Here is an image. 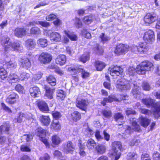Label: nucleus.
Segmentation results:
<instances>
[{
    "label": "nucleus",
    "mask_w": 160,
    "mask_h": 160,
    "mask_svg": "<svg viewBox=\"0 0 160 160\" xmlns=\"http://www.w3.org/2000/svg\"><path fill=\"white\" fill-rule=\"evenodd\" d=\"M2 44L4 45L5 52H8L10 50L22 52V47L19 43L14 42L12 43L10 39L8 37H5L1 40Z\"/></svg>",
    "instance_id": "nucleus-1"
},
{
    "label": "nucleus",
    "mask_w": 160,
    "mask_h": 160,
    "mask_svg": "<svg viewBox=\"0 0 160 160\" xmlns=\"http://www.w3.org/2000/svg\"><path fill=\"white\" fill-rule=\"evenodd\" d=\"M142 102L147 107L153 108V114L156 118L160 117V102L155 103V101L151 98H145Z\"/></svg>",
    "instance_id": "nucleus-2"
},
{
    "label": "nucleus",
    "mask_w": 160,
    "mask_h": 160,
    "mask_svg": "<svg viewBox=\"0 0 160 160\" xmlns=\"http://www.w3.org/2000/svg\"><path fill=\"white\" fill-rule=\"evenodd\" d=\"M112 146L111 154L115 157V160H118L121 156V152L123 150L122 143L119 141H115L112 143Z\"/></svg>",
    "instance_id": "nucleus-3"
},
{
    "label": "nucleus",
    "mask_w": 160,
    "mask_h": 160,
    "mask_svg": "<svg viewBox=\"0 0 160 160\" xmlns=\"http://www.w3.org/2000/svg\"><path fill=\"white\" fill-rule=\"evenodd\" d=\"M68 70L71 72V73L73 75H75L79 72H81L82 77L83 78L88 77L90 75L89 72L84 70L82 66L80 65H76L73 67L69 68Z\"/></svg>",
    "instance_id": "nucleus-4"
},
{
    "label": "nucleus",
    "mask_w": 160,
    "mask_h": 160,
    "mask_svg": "<svg viewBox=\"0 0 160 160\" xmlns=\"http://www.w3.org/2000/svg\"><path fill=\"white\" fill-rule=\"evenodd\" d=\"M116 87L121 91L130 89V85L129 82L125 79H122L117 82Z\"/></svg>",
    "instance_id": "nucleus-5"
},
{
    "label": "nucleus",
    "mask_w": 160,
    "mask_h": 160,
    "mask_svg": "<svg viewBox=\"0 0 160 160\" xmlns=\"http://www.w3.org/2000/svg\"><path fill=\"white\" fill-rule=\"evenodd\" d=\"M108 71L112 76H119L120 75L122 77L124 75L122 69L117 66L109 68Z\"/></svg>",
    "instance_id": "nucleus-6"
},
{
    "label": "nucleus",
    "mask_w": 160,
    "mask_h": 160,
    "mask_svg": "<svg viewBox=\"0 0 160 160\" xmlns=\"http://www.w3.org/2000/svg\"><path fill=\"white\" fill-rule=\"evenodd\" d=\"M52 59L51 55L47 52H43L39 55L38 60L41 63L46 64L49 63Z\"/></svg>",
    "instance_id": "nucleus-7"
},
{
    "label": "nucleus",
    "mask_w": 160,
    "mask_h": 160,
    "mask_svg": "<svg viewBox=\"0 0 160 160\" xmlns=\"http://www.w3.org/2000/svg\"><path fill=\"white\" fill-rule=\"evenodd\" d=\"M143 38L144 40L147 43H152L155 40L154 32L150 30L144 33Z\"/></svg>",
    "instance_id": "nucleus-8"
},
{
    "label": "nucleus",
    "mask_w": 160,
    "mask_h": 160,
    "mask_svg": "<svg viewBox=\"0 0 160 160\" xmlns=\"http://www.w3.org/2000/svg\"><path fill=\"white\" fill-rule=\"evenodd\" d=\"M50 30H47L44 33V34L49 36L50 39L55 42H60L61 40V36L59 33L56 32H52L49 35Z\"/></svg>",
    "instance_id": "nucleus-9"
},
{
    "label": "nucleus",
    "mask_w": 160,
    "mask_h": 160,
    "mask_svg": "<svg viewBox=\"0 0 160 160\" xmlns=\"http://www.w3.org/2000/svg\"><path fill=\"white\" fill-rule=\"evenodd\" d=\"M132 52H135L137 51L140 52H147L148 48L146 44L144 43H140L138 46H133L131 48Z\"/></svg>",
    "instance_id": "nucleus-10"
},
{
    "label": "nucleus",
    "mask_w": 160,
    "mask_h": 160,
    "mask_svg": "<svg viewBox=\"0 0 160 160\" xmlns=\"http://www.w3.org/2000/svg\"><path fill=\"white\" fill-rule=\"evenodd\" d=\"M129 47L127 45L120 44L117 45L114 52L118 54H125L129 50Z\"/></svg>",
    "instance_id": "nucleus-11"
},
{
    "label": "nucleus",
    "mask_w": 160,
    "mask_h": 160,
    "mask_svg": "<svg viewBox=\"0 0 160 160\" xmlns=\"http://www.w3.org/2000/svg\"><path fill=\"white\" fill-rule=\"evenodd\" d=\"M88 104V101L84 99H77L76 101V106L83 111L86 109Z\"/></svg>",
    "instance_id": "nucleus-12"
},
{
    "label": "nucleus",
    "mask_w": 160,
    "mask_h": 160,
    "mask_svg": "<svg viewBox=\"0 0 160 160\" xmlns=\"http://www.w3.org/2000/svg\"><path fill=\"white\" fill-rule=\"evenodd\" d=\"M18 95L14 92H11L6 99L8 103L12 104L15 103L18 98Z\"/></svg>",
    "instance_id": "nucleus-13"
},
{
    "label": "nucleus",
    "mask_w": 160,
    "mask_h": 160,
    "mask_svg": "<svg viewBox=\"0 0 160 160\" xmlns=\"http://www.w3.org/2000/svg\"><path fill=\"white\" fill-rule=\"evenodd\" d=\"M132 128L128 126L125 130L126 132L130 134L132 132H133V130L139 131L140 130L139 125L138 124L137 122L135 121H133L132 122Z\"/></svg>",
    "instance_id": "nucleus-14"
},
{
    "label": "nucleus",
    "mask_w": 160,
    "mask_h": 160,
    "mask_svg": "<svg viewBox=\"0 0 160 160\" xmlns=\"http://www.w3.org/2000/svg\"><path fill=\"white\" fill-rule=\"evenodd\" d=\"M156 19V18L155 14L148 13L145 16L144 20L145 23L149 24L154 22Z\"/></svg>",
    "instance_id": "nucleus-15"
},
{
    "label": "nucleus",
    "mask_w": 160,
    "mask_h": 160,
    "mask_svg": "<svg viewBox=\"0 0 160 160\" xmlns=\"http://www.w3.org/2000/svg\"><path fill=\"white\" fill-rule=\"evenodd\" d=\"M75 147L70 141L67 142V144L65 145L63 149V151L66 153H71L74 149Z\"/></svg>",
    "instance_id": "nucleus-16"
},
{
    "label": "nucleus",
    "mask_w": 160,
    "mask_h": 160,
    "mask_svg": "<svg viewBox=\"0 0 160 160\" xmlns=\"http://www.w3.org/2000/svg\"><path fill=\"white\" fill-rule=\"evenodd\" d=\"M146 72L152 70L154 69L153 63L148 61H143L141 63Z\"/></svg>",
    "instance_id": "nucleus-17"
},
{
    "label": "nucleus",
    "mask_w": 160,
    "mask_h": 160,
    "mask_svg": "<svg viewBox=\"0 0 160 160\" xmlns=\"http://www.w3.org/2000/svg\"><path fill=\"white\" fill-rule=\"evenodd\" d=\"M114 101H119V100L114 95H111L108 98H104L103 101L101 102V104L104 106L106 103L111 102Z\"/></svg>",
    "instance_id": "nucleus-18"
},
{
    "label": "nucleus",
    "mask_w": 160,
    "mask_h": 160,
    "mask_svg": "<svg viewBox=\"0 0 160 160\" xmlns=\"http://www.w3.org/2000/svg\"><path fill=\"white\" fill-rule=\"evenodd\" d=\"M29 92L31 96L34 98L39 97L41 94L40 90L37 87L30 88L29 89Z\"/></svg>",
    "instance_id": "nucleus-19"
},
{
    "label": "nucleus",
    "mask_w": 160,
    "mask_h": 160,
    "mask_svg": "<svg viewBox=\"0 0 160 160\" xmlns=\"http://www.w3.org/2000/svg\"><path fill=\"white\" fill-rule=\"evenodd\" d=\"M26 30L23 28H17L14 32L15 36L18 38H22L26 35Z\"/></svg>",
    "instance_id": "nucleus-20"
},
{
    "label": "nucleus",
    "mask_w": 160,
    "mask_h": 160,
    "mask_svg": "<svg viewBox=\"0 0 160 160\" xmlns=\"http://www.w3.org/2000/svg\"><path fill=\"white\" fill-rule=\"evenodd\" d=\"M38 107L39 109L43 112H47L48 111V107L47 104L44 101H41L38 103Z\"/></svg>",
    "instance_id": "nucleus-21"
},
{
    "label": "nucleus",
    "mask_w": 160,
    "mask_h": 160,
    "mask_svg": "<svg viewBox=\"0 0 160 160\" xmlns=\"http://www.w3.org/2000/svg\"><path fill=\"white\" fill-rule=\"evenodd\" d=\"M36 45L35 42L32 39H27L25 41V46L28 49L32 50L34 48Z\"/></svg>",
    "instance_id": "nucleus-22"
},
{
    "label": "nucleus",
    "mask_w": 160,
    "mask_h": 160,
    "mask_svg": "<svg viewBox=\"0 0 160 160\" xmlns=\"http://www.w3.org/2000/svg\"><path fill=\"white\" fill-rule=\"evenodd\" d=\"M57 64L60 65H62L65 64L66 62V57L64 55H58L55 60Z\"/></svg>",
    "instance_id": "nucleus-23"
},
{
    "label": "nucleus",
    "mask_w": 160,
    "mask_h": 160,
    "mask_svg": "<svg viewBox=\"0 0 160 160\" xmlns=\"http://www.w3.org/2000/svg\"><path fill=\"white\" fill-rule=\"evenodd\" d=\"M95 149L98 154H102L105 153L106 148L105 145L99 144L96 146Z\"/></svg>",
    "instance_id": "nucleus-24"
},
{
    "label": "nucleus",
    "mask_w": 160,
    "mask_h": 160,
    "mask_svg": "<svg viewBox=\"0 0 160 160\" xmlns=\"http://www.w3.org/2000/svg\"><path fill=\"white\" fill-rule=\"evenodd\" d=\"M17 66V64L16 62L14 60H10L9 62H6L5 64L3 65L4 68H15Z\"/></svg>",
    "instance_id": "nucleus-25"
},
{
    "label": "nucleus",
    "mask_w": 160,
    "mask_h": 160,
    "mask_svg": "<svg viewBox=\"0 0 160 160\" xmlns=\"http://www.w3.org/2000/svg\"><path fill=\"white\" fill-rule=\"evenodd\" d=\"M94 65L97 70L101 71L105 68L106 64L102 61H97L95 62Z\"/></svg>",
    "instance_id": "nucleus-26"
},
{
    "label": "nucleus",
    "mask_w": 160,
    "mask_h": 160,
    "mask_svg": "<svg viewBox=\"0 0 160 160\" xmlns=\"http://www.w3.org/2000/svg\"><path fill=\"white\" fill-rule=\"evenodd\" d=\"M48 132L46 130H45L41 128H38L36 131V135L40 138H42L45 136L46 133Z\"/></svg>",
    "instance_id": "nucleus-27"
},
{
    "label": "nucleus",
    "mask_w": 160,
    "mask_h": 160,
    "mask_svg": "<svg viewBox=\"0 0 160 160\" xmlns=\"http://www.w3.org/2000/svg\"><path fill=\"white\" fill-rule=\"evenodd\" d=\"M40 119L42 123L44 125L48 126L50 122V119L48 116L42 115L40 117Z\"/></svg>",
    "instance_id": "nucleus-28"
},
{
    "label": "nucleus",
    "mask_w": 160,
    "mask_h": 160,
    "mask_svg": "<svg viewBox=\"0 0 160 160\" xmlns=\"http://www.w3.org/2000/svg\"><path fill=\"white\" fill-rule=\"evenodd\" d=\"M9 125L4 124L0 126V134L2 133L8 134L9 130Z\"/></svg>",
    "instance_id": "nucleus-29"
},
{
    "label": "nucleus",
    "mask_w": 160,
    "mask_h": 160,
    "mask_svg": "<svg viewBox=\"0 0 160 160\" xmlns=\"http://www.w3.org/2000/svg\"><path fill=\"white\" fill-rule=\"evenodd\" d=\"M45 88L46 90L45 96L48 98L51 99L53 98V94L54 90L45 86Z\"/></svg>",
    "instance_id": "nucleus-30"
},
{
    "label": "nucleus",
    "mask_w": 160,
    "mask_h": 160,
    "mask_svg": "<svg viewBox=\"0 0 160 160\" xmlns=\"http://www.w3.org/2000/svg\"><path fill=\"white\" fill-rule=\"evenodd\" d=\"M21 62L23 67L28 69L31 67V64L30 60L28 58L22 59Z\"/></svg>",
    "instance_id": "nucleus-31"
},
{
    "label": "nucleus",
    "mask_w": 160,
    "mask_h": 160,
    "mask_svg": "<svg viewBox=\"0 0 160 160\" xmlns=\"http://www.w3.org/2000/svg\"><path fill=\"white\" fill-rule=\"evenodd\" d=\"M9 78L12 82H16L19 80V77L15 73L12 72L10 74Z\"/></svg>",
    "instance_id": "nucleus-32"
},
{
    "label": "nucleus",
    "mask_w": 160,
    "mask_h": 160,
    "mask_svg": "<svg viewBox=\"0 0 160 160\" xmlns=\"http://www.w3.org/2000/svg\"><path fill=\"white\" fill-rule=\"evenodd\" d=\"M51 128L55 130H60L61 126L59 122L56 120H53L51 125Z\"/></svg>",
    "instance_id": "nucleus-33"
},
{
    "label": "nucleus",
    "mask_w": 160,
    "mask_h": 160,
    "mask_svg": "<svg viewBox=\"0 0 160 160\" xmlns=\"http://www.w3.org/2000/svg\"><path fill=\"white\" fill-rule=\"evenodd\" d=\"M66 96L65 93L62 90H58L57 91V98L58 100H63Z\"/></svg>",
    "instance_id": "nucleus-34"
},
{
    "label": "nucleus",
    "mask_w": 160,
    "mask_h": 160,
    "mask_svg": "<svg viewBox=\"0 0 160 160\" xmlns=\"http://www.w3.org/2000/svg\"><path fill=\"white\" fill-rule=\"evenodd\" d=\"M81 117V114L77 111H74L71 114V118L74 121L76 122L80 120Z\"/></svg>",
    "instance_id": "nucleus-35"
},
{
    "label": "nucleus",
    "mask_w": 160,
    "mask_h": 160,
    "mask_svg": "<svg viewBox=\"0 0 160 160\" xmlns=\"http://www.w3.org/2000/svg\"><path fill=\"white\" fill-rule=\"evenodd\" d=\"M139 155L136 152H130L128 153L127 159L128 160H137Z\"/></svg>",
    "instance_id": "nucleus-36"
},
{
    "label": "nucleus",
    "mask_w": 160,
    "mask_h": 160,
    "mask_svg": "<svg viewBox=\"0 0 160 160\" xmlns=\"http://www.w3.org/2000/svg\"><path fill=\"white\" fill-rule=\"evenodd\" d=\"M136 72L139 74H144L146 72L141 63L137 66L136 68Z\"/></svg>",
    "instance_id": "nucleus-37"
},
{
    "label": "nucleus",
    "mask_w": 160,
    "mask_h": 160,
    "mask_svg": "<svg viewBox=\"0 0 160 160\" xmlns=\"http://www.w3.org/2000/svg\"><path fill=\"white\" fill-rule=\"evenodd\" d=\"M48 82L51 85L54 86L56 85V79L55 77L52 75H49L47 78Z\"/></svg>",
    "instance_id": "nucleus-38"
},
{
    "label": "nucleus",
    "mask_w": 160,
    "mask_h": 160,
    "mask_svg": "<svg viewBox=\"0 0 160 160\" xmlns=\"http://www.w3.org/2000/svg\"><path fill=\"white\" fill-rule=\"evenodd\" d=\"M89 59V53L88 52H87L81 56L79 57V60L80 61L84 63H85L87 61H88Z\"/></svg>",
    "instance_id": "nucleus-39"
},
{
    "label": "nucleus",
    "mask_w": 160,
    "mask_h": 160,
    "mask_svg": "<svg viewBox=\"0 0 160 160\" xmlns=\"http://www.w3.org/2000/svg\"><path fill=\"white\" fill-rule=\"evenodd\" d=\"M65 35L72 41H76L77 40V36L73 33H71L70 32L67 30L64 31Z\"/></svg>",
    "instance_id": "nucleus-40"
},
{
    "label": "nucleus",
    "mask_w": 160,
    "mask_h": 160,
    "mask_svg": "<svg viewBox=\"0 0 160 160\" xmlns=\"http://www.w3.org/2000/svg\"><path fill=\"white\" fill-rule=\"evenodd\" d=\"M96 144L95 141L92 139L90 138L88 141L86 145L89 149H92L94 148Z\"/></svg>",
    "instance_id": "nucleus-41"
},
{
    "label": "nucleus",
    "mask_w": 160,
    "mask_h": 160,
    "mask_svg": "<svg viewBox=\"0 0 160 160\" xmlns=\"http://www.w3.org/2000/svg\"><path fill=\"white\" fill-rule=\"evenodd\" d=\"M37 43L42 48L46 47L48 45L47 39L43 38L39 39L37 41Z\"/></svg>",
    "instance_id": "nucleus-42"
},
{
    "label": "nucleus",
    "mask_w": 160,
    "mask_h": 160,
    "mask_svg": "<svg viewBox=\"0 0 160 160\" xmlns=\"http://www.w3.org/2000/svg\"><path fill=\"white\" fill-rule=\"evenodd\" d=\"M150 121L147 118H142L140 121L141 125L143 127H146L149 124Z\"/></svg>",
    "instance_id": "nucleus-43"
},
{
    "label": "nucleus",
    "mask_w": 160,
    "mask_h": 160,
    "mask_svg": "<svg viewBox=\"0 0 160 160\" xmlns=\"http://www.w3.org/2000/svg\"><path fill=\"white\" fill-rule=\"evenodd\" d=\"M4 68H0V77L2 79L6 78L7 76V72Z\"/></svg>",
    "instance_id": "nucleus-44"
},
{
    "label": "nucleus",
    "mask_w": 160,
    "mask_h": 160,
    "mask_svg": "<svg viewBox=\"0 0 160 160\" xmlns=\"http://www.w3.org/2000/svg\"><path fill=\"white\" fill-rule=\"evenodd\" d=\"M30 32L31 34L35 35H39L41 33V31L40 28L37 27L32 28Z\"/></svg>",
    "instance_id": "nucleus-45"
},
{
    "label": "nucleus",
    "mask_w": 160,
    "mask_h": 160,
    "mask_svg": "<svg viewBox=\"0 0 160 160\" xmlns=\"http://www.w3.org/2000/svg\"><path fill=\"white\" fill-rule=\"evenodd\" d=\"M101 41L103 43L105 42L110 40V38L107 35L105 34L104 33H102L99 36Z\"/></svg>",
    "instance_id": "nucleus-46"
},
{
    "label": "nucleus",
    "mask_w": 160,
    "mask_h": 160,
    "mask_svg": "<svg viewBox=\"0 0 160 160\" xmlns=\"http://www.w3.org/2000/svg\"><path fill=\"white\" fill-rule=\"evenodd\" d=\"M102 113L105 118H110L112 115V113L110 110H104L102 111Z\"/></svg>",
    "instance_id": "nucleus-47"
},
{
    "label": "nucleus",
    "mask_w": 160,
    "mask_h": 160,
    "mask_svg": "<svg viewBox=\"0 0 160 160\" xmlns=\"http://www.w3.org/2000/svg\"><path fill=\"white\" fill-rule=\"evenodd\" d=\"M30 77V75L29 73L25 72H22L20 73V79L22 80H27Z\"/></svg>",
    "instance_id": "nucleus-48"
},
{
    "label": "nucleus",
    "mask_w": 160,
    "mask_h": 160,
    "mask_svg": "<svg viewBox=\"0 0 160 160\" xmlns=\"http://www.w3.org/2000/svg\"><path fill=\"white\" fill-rule=\"evenodd\" d=\"M52 143L55 145H58L60 142V139L59 137L56 135H54L52 138Z\"/></svg>",
    "instance_id": "nucleus-49"
},
{
    "label": "nucleus",
    "mask_w": 160,
    "mask_h": 160,
    "mask_svg": "<svg viewBox=\"0 0 160 160\" xmlns=\"http://www.w3.org/2000/svg\"><path fill=\"white\" fill-rule=\"evenodd\" d=\"M94 50L96 53L99 55L102 54L103 52L101 47L98 44H96V47L94 48Z\"/></svg>",
    "instance_id": "nucleus-50"
},
{
    "label": "nucleus",
    "mask_w": 160,
    "mask_h": 160,
    "mask_svg": "<svg viewBox=\"0 0 160 160\" xmlns=\"http://www.w3.org/2000/svg\"><path fill=\"white\" fill-rule=\"evenodd\" d=\"M93 18L91 16H86L83 18V22L86 24H89L92 22Z\"/></svg>",
    "instance_id": "nucleus-51"
},
{
    "label": "nucleus",
    "mask_w": 160,
    "mask_h": 160,
    "mask_svg": "<svg viewBox=\"0 0 160 160\" xmlns=\"http://www.w3.org/2000/svg\"><path fill=\"white\" fill-rule=\"evenodd\" d=\"M114 119L116 121L119 120H122L124 118V117L122 114L121 113L117 112L114 115Z\"/></svg>",
    "instance_id": "nucleus-52"
},
{
    "label": "nucleus",
    "mask_w": 160,
    "mask_h": 160,
    "mask_svg": "<svg viewBox=\"0 0 160 160\" xmlns=\"http://www.w3.org/2000/svg\"><path fill=\"white\" fill-rule=\"evenodd\" d=\"M74 25L77 28H82V23L81 20L79 18H76L74 22Z\"/></svg>",
    "instance_id": "nucleus-53"
},
{
    "label": "nucleus",
    "mask_w": 160,
    "mask_h": 160,
    "mask_svg": "<svg viewBox=\"0 0 160 160\" xmlns=\"http://www.w3.org/2000/svg\"><path fill=\"white\" fill-rule=\"evenodd\" d=\"M140 88L137 86L134 85V88L132 90V93L134 95H138L140 92Z\"/></svg>",
    "instance_id": "nucleus-54"
},
{
    "label": "nucleus",
    "mask_w": 160,
    "mask_h": 160,
    "mask_svg": "<svg viewBox=\"0 0 160 160\" xmlns=\"http://www.w3.org/2000/svg\"><path fill=\"white\" fill-rule=\"evenodd\" d=\"M25 118V114L22 112L20 113L17 119V122L18 123H21Z\"/></svg>",
    "instance_id": "nucleus-55"
},
{
    "label": "nucleus",
    "mask_w": 160,
    "mask_h": 160,
    "mask_svg": "<svg viewBox=\"0 0 160 160\" xmlns=\"http://www.w3.org/2000/svg\"><path fill=\"white\" fill-rule=\"evenodd\" d=\"M136 72V69H135L133 67L129 68L127 71V73L129 75H133Z\"/></svg>",
    "instance_id": "nucleus-56"
},
{
    "label": "nucleus",
    "mask_w": 160,
    "mask_h": 160,
    "mask_svg": "<svg viewBox=\"0 0 160 160\" xmlns=\"http://www.w3.org/2000/svg\"><path fill=\"white\" fill-rule=\"evenodd\" d=\"M37 24H40L42 27H47L50 26V24L49 22H47L42 21H38L36 22Z\"/></svg>",
    "instance_id": "nucleus-57"
},
{
    "label": "nucleus",
    "mask_w": 160,
    "mask_h": 160,
    "mask_svg": "<svg viewBox=\"0 0 160 160\" xmlns=\"http://www.w3.org/2000/svg\"><path fill=\"white\" fill-rule=\"evenodd\" d=\"M141 160H151V157L148 153H144L141 156Z\"/></svg>",
    "instance_id": "nucleus-58"
},
{
    "label": "nucleus",
    "mask_w": 160,
    "mask_h": 160,
    "mask_svg": "<svg viewBox=\"0 0 160 160\" xmlns=\"http://www.w3.org/2000/svg\"><path fill=\"white\" fill-rule=\"evenodd\" d=\"M85 149V147L84 146L80 144L79 146V153L81 156L83 157L86 155L85 152L84 150Z\"/></svg>",
    "instance_id": "nucleus-59"
},
{
    "label": "nucleus",
    "mask_w": 160,
    "mask_h": 160,
    "mask_svg": "<svg viewBox=\"0 0 160 160\" xmlns=\"http://www.w3.org/2000/svg\"><path fill=\"white\" fill-rule=\"evenodd\" d=\"M82 35L86 38L89 39L91 38L90 33L88 32L85 29H83L82 31Z\"/></svg>",
    "instance_id": "nucleus-60"
},
{
    "label": "nucleus",
    "mask_w": 160,
    "mask_h": 160,
    "mask_svg": "<svg viewBox=\"0 0 160 160\" xmlns=\"http://www.w3.org/2000/svg\"><path fill=\"white\" fill-rule=\"evenodd\" d=\"M142 86L143 89L145 90H149L151 88L149 83L147 82H144Z\"/></svg>",
    "instance_id": "nucleus-61"
},
{
    "label": "nucleus",
    "mask_w": 160,
    "mask_h": 160,
    "mask_svg": "<svg viewBox=\"0 0 160 160\" xmlns=\"http://www.w3.org/2000/svg\"><path fill=\"white\" fill-rule=\"evenodd\" d=\"M52 115L54 118V120H57L61 117V113L59 112H53Z\"/></svg>",
    "instance_id": "nucleus-62"
},
{
    "label": "nucleus",
    "mask_w": 160,
    "mask_h": 160,
    "mask_svg": "<svg viewBox=\"0 0 160 160\" xmlns=\"http://www.w3.org/2000/svg\"><path fill=\"white\" fill-rule=\"evenodd\" d=\"M56 16L55 14H52L46 17V19L48 21H50L56 18Z\"/></svg>",
    "instance_id": "nucleus-63"
},
{
    "label": "nucleus",
    "mask_w": 160,
    "mask_h": 160,
    "mask_svg": "<svg viewBox=\"0 0 160 160\" xmlns=\"http://www.w3.org/2000/svg\"><path fill=\"white\" fill-rule=\"evenodd\" d=\"M95 135L96 138L98 141L103 139V137L101 135L100 132L98 130H97L96 131Z\"/></svg>",
    "instance_id": "nucleus-64"
}]
</instances>
